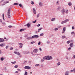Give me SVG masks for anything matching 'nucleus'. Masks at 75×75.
<instances>
[{
    "label": "nucleus",
    "instance_id": "obj_1",
    "mask_svg": "<svg viewBox=\"0 0 75 75\" xmlns=\"http://www.w3.org/2000/svg\"><path fill=\"white\" fill-rule=\"evenodd\" d=\"M10 8H9L8 11L7 15L8 18H10L11 17V16H10Z\"/></svg>",
    "mask_w": 75,
    "mask_h": 75
},
{
    "label": "nucleus",
    "instance_id": "obj_2",
    "mask_svg": "<svg viewBox=\"0 0 75 75\" xmlns=\"http://www.w3.org/2000/svg\"><path fill=\"white\" fill-rule=\"evenodd\" d=\"M68 21H69V19H66V20H65V21H62V22H61V24H62L65 23H67V22Z\"/></svg>",
    "mask_w": 75,
    "mask_h": 75
},
{
    "label": "nucleus",
    "instance_id": "obj_3",
    "mask_svg": "<svg viewBox=\"0 0 75 75\" xmlns=\"http://www.w3.org/2000/svg\"><path fill=\"white\" fill-rule=\"evenodd\" d=\"M43 59L45 60H51L52 59L48 58H47L46 56H45V57H43Z\"/></svg>",
    "mask_w": 75,
    "mask_h": 75
},
{
    "label": "nucleus",
    "instance_id": "obj_4",
    "mask_svg": "<svg viewBox=\"0 0 75 75\" xmlns=\"http://www.w3.org/2000/svg\"><path fill=\"white\" fill-rule=\"evenodd\" d=\"M31 38H39V36H38V35H34L32 36V37H31Z\"/></svg>",
    "mask_w": 75,
    "mask_h": 75
},
{
    "label": "nucleus",
    "instance_id": "obj_5",
    "mask_svg": "<svg viewBox=\"0 0 75 75\" xmlns=\"http://www.w3.org/2000/svg\"><path fill=\"white\" fill-rule=\"evenodd\" d=\"M24 68L25 69H31V67L29 66H26Z\"/></svg>",
    "mask_w": 75,
    "mask_h": 75
},
{
    "label": "nucleus",
    "instance_id": "obj_6",
    "mask_svg": "<svg viewBox=\"0 0 75 75\" xmlns=\"http://www.w3.org/2000/svg\"><path fill=\"white\" fill-rule=\"evenodd\" d=\"M18 44L20 45V46H19V47L21 49L22 48V47H23V46H22L23 45V44L22 43H18Z\"/></svg>",
    "mask_w": 75,
    "mask_h": 75
},
{
    "label": "nucleus",
    "instance_id": "obj_7",
    "mask_svg": "<svg viewBox=\"0 0 75 75\" xmlns=\"http://www.w3.org/2000/svg\"><path fill=\"white\" fill-rule=\"evenodd\" d=\"M14 53L15 54L18 55V56H20V53H19V52H14Z\"/></svg>",
    "mask_w": 75,
    "mask_h": 75
},
{
    "label": "nucleus",
    "instance_id": "obj_8",
    "mask_svg": "<svg viewBox=\"0 0 75 75\" xmlns=\"http://www.w3.org/2000/svg\"><path fill=\"white\" fill-rule=\"evenodd\" d=\"M47 57V58L48 59H52V57L50 56H45Z\"/></svg>",
    "mask_w": 75,
    "mask_h": 75
},
{
    "label": "nucleus",
    "instance_id": "obj_9",
    "mask_svg": "<svg viewBox=\"0 0 75 75\" xmlns=\"http://www.w3.org/2000/svg\"><path fill=\"white\" fill-rule=\"evenodd\" d=\"M33 12L35 14H36V9L35 8H33Z\"/></svg>",
    "mask_w": 75,
    "mask_h": 75
},
{
    "label": "nucleus",
    "instance_id": "obj_10",
    "mask_svg": "<svg viewBox=\"0 0 75 75\" xmlns=\"http://www.w3.org/2000/svg\"><path fill=\"white\" fill-rule=\"evenodd\" d=\"M66 30V27H64L62 30V33L64 34L65 32V30Z\"/></svg>",
    "mask_w": 75,
    "mask_h": 75
},
{
    "label": "nucleus",
    "instance_id": "obj_11",
    "mask_svg": "<svg viewBox=\"0 0 75 75\" xmlns=\"http://www.w3.org/2000/svg\"><path fill=\"white\" fill-rule=\"evenodd\" d=\"M23 54H29L30 53L29 52H23Z\"/></svg>",
    "mask_w": 75,
    "mask_h": 75
},
{
    "label": "nucleus",
    "instance_id": "obj_12",
    "mask_svg": "<svg viewBox=\"0 0 75 75\" xmlns=\"http://www.w3.org/2000/svg\"><path fill=\"white\" fill-rule=\"evenodd\" d=\"M33 52H35L36 53L38 52V49H35L34 50H33Z\"/></svg>",
    "mask_w": 75,
    "mask_h": 75
},
{
    "label": "nucleus",
    "instance_id": "obj_13",
    "mask_svg": "<svg viewBox=\"0 0 75 75\" xmlns=\"http://www.w3.org/2000/svg\"><path fill=\"white\" fill-rule=\"evenodd\" d=\"M55 20H56V18H52L51 19V21H55Z\"/></svg>",
    "mask_w": 75,
    "mask_h": 75
},
{
    "label": "nucleus",
    "instance_id": "obj_14",
    "mask_svg": "<svg viewBox=\"0 0 75 75\" xmlns=\"http://www.w3.org/2000/svg\"><path fill=\"white\" fill-rule=\"evenodd\" d=\"M4 41L5 40H4V39H2L1 38H0V42H4Z\"/></svg>",
    "mask_w": 75,
    "mask_h": 75
},
{
    "label": "nucleus",
    "instance_id": "obj_15",
    "mask_svg": "<svg viewBox=\"0 0 75 75\" xmlns=\"http://www.w3.org/2000/svg\"><path fill=\"white\" fill-rule=\"evenodd\" d=\"M25 30H26L25 29H20V32H22L24 31H25Z\"/></svg>",
    "mask_w": 75,
    "mask_h": 75
},
{
    "label": "nucleus",
    "instance_id": "obj_16",
    "mask_svg": "<svg viewBox=\"0 0 75 75\" xmlns=\"http://www.w3.org/2000/svg\"><path fill=\"white\" fill-rule=\"evenodd\" d=\"M9 3V1H6V2H4V4H3L2 5H5L6 4V3Z\"/></svg>",
    "mask_w": 75,
    "mask_h": 75
},
{
    "label": "nucleus",
    "instance_id": "obj_17",
    "mask_svg": "<svg viewBox=\"0 0 75 75\" xmlns=\"http://www.w3.org/2000/svg\"><path fill=\"white\" fill-rule=\"evenodd\" d=\"M74 45L73 43H71L70 45H69V46H70V47H73V46Z\"/></svg>",
    "mask_w": 75,
    "mask_h": 75
},
{
    "label": "nucleus",
    "instance_id": "obj_18",
    "mask_svg": "<svg viewBox=\"0 0 75 75\" xmlns=\"http://www.w3.org/2000/svg\"><path fill=\"white\" fill-rule=\"evenodd\" d=\"M5 59V57H2L0 58V60L1 61H3Z\"/></svg>",
    "mask_w": 75,
    "mask_h": 75
},
{
    "label": "nucleus",
    "instance_id": "obj_19",
    "mask_svg": "<svg viewBox=\"0 0 75 75\" xmlns=\"http://www.w3.org/2000/svg\"><path fill=\"white\" fill-rule=\"evenodd\" d=\"M42 28H40V29H38V32H40V31H41V30H42Z\"/></svg>",
    "mask_w": 75,
    "mask_h": 75
},
{
    "label": "nucleus",
    "instance_id": "obj_20",
    "mask_svg": "<svg viewBox=\"0 0 75 75\" xmlns=\"http://www.w3.org/2000/svg\"><path fill=\"white\" fill-rule=\"evenodd\" d=\"M71 35H73L74 36L75 35V33L74 32H71Z\"/></svg>",
    "mask_w": 75,
    "mask_h": 75
},
{
    "label": "nucleus",
    "instance_id": "obj_21",
    "mask_svg": "<svg viewBox=\"0 0 75 75\" xmlns=\"http://www.w3.org/2000/svg\"><path fill=\"white\" fill-rule=\"evenodd\" d=\"M32 38H33L31 37H28L27 38V39L28 40H30L32 39Z\"/></svg>",
    "mask_w": 75,
    "mask_h": 75
},
{
    "label": "nucleus",
    "instance_id": "obj_22",
    "mask_svg": "<svg viewBox=\"0 0 75 75\" xmlns=\"http://www.w3.org/2000/svg\"><path fill=\"white\" fill-rule=\"evenodd\" d=\"M61 12H62V13L64 14V12H65V10L64 9L62 10Z\"/></svg>",
    "mask_w": 75,
    "mask_h": 75
},
{
    "label": "nucleus",
    "instance_id": "obj_23",
    "mask_svg": "<svg viewBox=\"0 0 75 75\" xmlns=\"http://www.w3.org/2000/svg\"><path fill=\"white\" fill-rule=\"evenodd\" d=\"M39 5L40 6H42V3H41V2H40L39 4Z\"/></svg>",
    "mask_w": 75,
    "mask_h": 75
},
{
    "label": "nucleus",
    "instance_id": "obj_24",
    "mask_svg": "<svg viewBox=\"0 0 75 75\" xmlns=\"http://www.w3.org/2000/svg\"><path fill=\"white\" fill-rule=\"evenodd\" d=\"M65 75H69V71H67L66 72V74H65Z\"/></svg>",
    "mask_w": 75,
    "mask_h": 75
},
{
    "label": "nucleus",
    "instance_id": "obj_25",
    "mask_svg": "<svg viewBox=\"0 0 75 75\" xmlns=\"http://www.w3.org/2000/svg\"><path fill=\"white\" fill-rule=\"evenodd\" d=\"M62 39H64L66 38V36H62Z\"/></svg>",
    "mask_w": 75,
    "mask_h": 75
},
{
    "label": "nucleus",
    "instance_id": "obj_26",
    "mask_svg": "<svg viewBox=\"0 0 75 75\" xmlns=\"http://www.w3.org/2000/svg\"><path fill=\"white\" fill-rule=\"evenodd\" d=\"M26 26L28 27H30V23H28L26 25Z\"/></svg>",
    "mask_w": 75,
    "mask_h": 75
},
{
    "label": "nucleus",
    "instance_id": "obj_27",
    "mask_svg": "<svg viewBox=\"0 0 75 75\" xmlns=\"http://www.w3.org/2000/svg\"><path fill=\"white\" fill-rule=\"evenodd\" d=\"M68 5L69 6H71L72 5V3L71 2H69L68 4Z\"/></svg>",
    "mask_w": 75,
    "mask_h": 75
},
{
    "label": "nucleus",
    "instance_id": "obj_28",
    "mask_svg": "<svg viewBox=\"0 0 75 75\" xmlns=\"http://www.w3.org/2000/svg\"><path fill=\"white\" fill-rule=\"evenodd\" d=\"M13 5H14L15 6H18V4L17 3H14V4H13Z\"/></svg>",
    "mask_w": 75,
    "mask_h": 75
},
{
    "label": "nucleus",
    "instance_id": "obj_29",
    "mask_svg": "<svg viewBox=\"0 0 75 75\" xmlns=\"http://www.w3.org/2000/svg\"><path fill=\"white\" fill-rule=\"evenodd\" d=\"M40 16V14H38V15H37V16H36V17L37 18H38Z\"/></svg>",
    "mask_w": 75,
    "mask_h": 75
},
{
    "label": "nucleus",
    "instance_id": "obj_30",
    "mask_svg": "<svg viewBox=\"0 0 75 75\" xmlns=\"http://www.w3.org/2000/svg\"><path fill=\"white\" fill-rule=\"evenodd\" d=\"M40 66V64H37L35 65V67H39Z\"/></svg>",
    "mask_w": 75,
    "mask_h": 75
},
{
    "label": "nucleus",
    "instance_id": "obj_31",
    "mask_svg": "<svg viewBox=\"0 0 75 75\" xmlns=\"http://www.w3.org/2000/svg\"><path fill=\"white\" fill-rule=\"evenodd\" d=\"M0 46L1 47H3L4 46V45L3 44H1L0 45Z\"/></svg>",
    "mask_w": 75,
    "mask_h": 75
},
{
    "label": "nucleus",
    "instance_id": "obj_32",
    "mask_svg": "<svg viewBox=\"0 0 75 75\" xmlns=\"http://www.w3.org/2000/svg\"><path fill=\"white\" fill-rule=\"evenodd\" d=\"M57 65L58 66H59V65H61V63H60V62L57 63Z\"/></svg>",
    "mask_w": 75,
    "mask_h": 75
},
{
    "label": "nucleus",
    "instance_id": "obj_33",
    "mask_svg": "<svg viewBox=\"0 0 75 75\" xmlns=\"http://www.w3.org/2000/svg\"><path fill=\"white\" fill-rule=\"evenodd\" d=\"M2 17H3V19L4 20H5V19L4 18V14H3Z\"/></svg>",
    "mask_w": 75,
    "mask_h": 75
},
{
    "label": "nucleus",
    "instance_id": "obj_34",
    "mask_svg": "<svg viewBox=\"0 0 75 75\" xmlns=\"http://www.w3.org/2000/svg\"><path fill=\"white\" fill-rule=\"evenodd\" d=\"M16 62H11V64H16Z\"/></svg>",
    "mask_w": 75,
    "mask_h": 75
},
{
    "label": "nucleus",
    "instance_id": "obj_35",
    "mask_svg": "<svg viewBox=\"0 0 75 75\" xmlns=\"http://www.w3.org/2000/svg\"><path fill=\"white\" fill-rule=\"evenodd\" d=\"M35 43V42H34V41H33V42H31V44H33Z\"/></svg>",
    "mask_w": 75,
    "mask_h": 75
},
{
    "label": "nucleus",
    "instance_id": "obj_36",
    "mask_svg": "<svg viewBox=\"0 0 75 75\" xmlns=\"http://www.w3.org/2000/svg\"><path fill=\"white\" fill-rule=\"evenodd\" d=\"M31 5L34 4V2H33V1H31Z\"/></svg>",
    "mask_w": 75,
    "mask_h": 75
},
{
    "label": "nucleus",
    "instance_id": "obj_37",
    "mask_svg": "<svg viewBox=\"0 0 75 75\" xmlns=\"http://www.w3.org/2000/svg\"><path fill=\"white\" fill-rule=\"evenodd\" d=\"M41 25L40 24H38V25H36V26L37 27H40Z\"/></svg>",
    "mask_w": 75,
    "mask_h": 75
},
{
    "label": "nucleus",
    "instance_id": "obj_38",
    "mask_svg": "<svg viewBox=\"0 0 75 75\" xmlns=\"http://www.w3.org/2000/svg\"><path fill=\"white\" fill-rule=\"evenodd\" d=\"M27 74H28V73L27 72V71H25V73L24 75H27Z\"/></svg>",
    "mask_w": 75,
    "mask_h": 75
},
{
    "label": "nucleus",
    "instance_id": "obj_39",
    "mask_svg": "<svg viewBox=\"0 0 75 75\" xmlns=\"http://www.w3.org/2000/svg\"><path fill=\"white\" fill-rule=\"evenodd\" d=\"M43 35H44L43 33H41V34H40V36H41V37L42 36H43Z\"/></svg>",
    "mask_w": 75,
    "mask_h": 75
},
{
    "label": "nucleus",
    "instance_id": "obj_40",
    "mask_svg": "<svg viewBox=\"0 0 75 75\" xmlns=\"http://www.w3.org/2000/svg\"><path fill=\"white\" fill-rule=\"evenodd\" d=\"M36 21H37L36 20H35V21H33L32 22V23H36Z\"/></svg>",
    "mask_w": 75,
    "mask_h": 75
},
{
    "label": "nucleus",
    "instance_id": "obj_41",
    "mask_svg": "<svg viewBox=\"0 0 75 75\" xmlns=\"http://www.w3.org/2000/svg\"><path fill=\"white\" fill-rule=\"evenodd\" d=\"M70 43V41H68L67 42V44H69V43Z\"/></svg>",
    "mask_w": 75,
    "mask_h": 75
},
{
    "label": "nucleus",
    "instance_id": "obj_42",
    "mask_svg": "<svg viewBox=\"0 0 75 75\" xmlns=\"http://www.w3.org/2000/svg\"><path fill=\"white\" fill-rule=\"evenodd\" d=\"M18 67V65L15 66V68H17Z\"/></svg>",
    "mask_w": 75,
    "mask_h": 75
},
{
    "label": "nucleus",
    "instance_id": "obj_43",
    "mask_svg": "<svg viewBox=\"0 0 75 75\" xmlns=\"http://www.w3.org/2000/svg\"><path fill=\"white\" fill-rule=\"evenodd\" d=\"M71 49V47H69V48H68V50L70 51Z\"/></svg>",
    "mask_w": 75,
    "mask_h": 75
},
{
    "label": "nucleus",
    "instance_id": "obj_44",
    "mask_svg": "<svg viewBox=\"0 0 75 75\" xmlns=\"http://www.w3.org/2000/svg\"><path fill=\"white\" fill-rule=\"evenodd\" d=\"M2 23V24H3V25H5V22H2V23Z\"/></svg>",
    "mask_w": 75,
    "mask_h": 75
},
{
    "label": "nucleus",
    "instance_id": "obj_45",
    "mask_svg": "<svg viewBox=\"0 0 75 75\" xmlns=\"http://www.w3.org/2000/svg\"><path fill=\"white\" fill-rule=\"evenodd\" d=\"M13 47H10V50H13Z\"/></svg>",
    "mask_w": 75,
    "mask_h": 75
},
{
    "label": "nucleus",
    "instance_id": "obj_46",
    "mask_svg": "<svg viewBox=\"0 0 75 75\" xmlns=\"http://www.w3.org/2000/svg\"><path fill=\"white\" fill-rule=\"evenodd\" d=\"M41 44V42H38V45H40Z\"/></svg>",
    "mask_w": 75,
    "mask_h": 75
},
{
    "label": "nucleus",
    "instance_id": "obj_47",
    "mask_svg": "<svg viewBox=\"0 0 75 75\" xmlns=\"http://www.w3.org/2000/svg\"><path fill=\"white\" fill-rule=\"evenodd\" d=\"M59 2V1H57V2H56V5H59V3H58Z\"/></svg>",
    "mask_w": 75,
    "mask_h": 75
},
{
    "label": "nucleus",
    "instance_id": "obj_48",
    "mask_svg": "<svg viewBox=\"0 0 75 75\" xmlns=\"http://www.w3.org/2000/svg\"><path fill=\"white\" fill-rule=\"evenodd\" d=\"M19 6H20V7H22V5H21V4H19Z\"/></svg>",
    "mask_w": 75,
    "mask_h": 75
},
{
    "label": "nucleus",
    "instance_id": "obj_49",
    "mask_svg": "<svg viewBox=\"0 0 75 75\" xmlns=\"http://www.w3.org/2000/svg\"><path fill=\"white\" fill-rule=\"evenodd\" d=\"M58 30V28H56L54 29V30L55 31H57Z\"/></svg>",
    "mask_w": 75,
    "mask_h": 75
},
{
    "label": "nucleus",
    "instance_id": "obj_50",
    "mask_svg": "<svg viewBox=\"0 0 75 75\" xmlns=\"http://www.w3.org/2000/svg\"><path fill=\"white\" fill-rule=\"evenodd\" d=\"M8 27H9V28H11L12 27V26H11V25L8 26Z\"/></svg>",
    "mask_w": 75,
    "mask_h": 75
},
{
    "label": "nucleus",
    "instance_id": "obj_51",
    "mask_svg": "<svg viewBox=\"0 0 75 75\" xmlns=\"http://www.w3.org/2000/svg\"><path fill=\"white\" fill-rule=\"evenodd\" d=\"M28 63H29V64H30L31 63V61H29V62H28Z\"/></svg>",
    "mask_w": 75,
    "mask_h": 75
},
{
    "label": "nucleus",
    "instance_id": "obj_52",
    "mask_svg": "<svg viewBox=\"0 0 75 75\" xmlns=\"http://www.w3.org/2000/svg\"><path fill=\"white\" fill-rule=\"evenodd\" d=\"M27 62V61H25L23 63V64H25V63H26Z\"/></svg>",
    "mask_w": 75,
    "mask_h": 75
},
{
    "label": "nucleus",
    "instance_id": "obj_53",
    "mask_svg": "<svg viewBox=\"0 0 75 75\" xmlns=\"http://www.w3.org/2000/svg\"><path fill=\"white\" fill-rule=\"evenodd\" d=\"M74 71V69H73V70H71V72H72Z\"/></svg>",
    "mask_w": 75,
    "mask_h": 75
},
{
    "label": "nucleus",
    "instance_id": "obj_54",
    "mask_svg": "<svg viewBox=\"0 0 75 75\" xmlns=\"http://www.w3.org/2000/svg\"><path fill=\"white\" fill-rule=\"evenodd\" d=\"M8 46H6V47H5V48H6V49H8Z\"/></svg>",
    "mask_w": 75,
    "mask_h": 75
},
{
    "label": "nucleus",
    "instance_id": "obj_55",
    "mask_svg": "<svg viewBox=\"0 0 75 75\" xmlns=\"http://www.w3.org/2000/svg\"><path fill=\"white\" fill-rule=\"evenodd\" d=\"M4 1V0H1V1H0V3H2Z\"/></svg>",
    "mask_w": 75,
    "mask_h": 75
},
{
    "label": "nucleus",
    "instance_id": "obj_56",
    "mask_svg": "<svg viewBox=\"0 0 75 75\" xmlns=\"http://www.w3.org/2000/svg\"><path fill=\"white\" fill-rule=\"evenodd\" d=\"M0 22L1 23H2V20L1 19H0Z\"/></svg>",
    "mask_w": 75,
    "mask_h": 75
},
{
    "label": "nucleus",
    "instance_id": "obj_57",
    "mask_svg": "<svg viewBox=\"0 0 75 75\" xmlns=\"http://www.w3.org/2000/svg\"><path fill=\"white\" fill-rule=\"evenodd\" d=\"M18 70L19 71H21V70L20 69H18Z\"/></svg>",
    "mask_w": 75,
    "mask_h": 75
},
{
    "label": "nucleus",
    "instance_id": "obj_58",
    "mask_svg": "<svg viewBox=\"0 0 75 75\" xmlns=\"http://www.w3.org/2000/svg\"><path fill=\"white\" fill-rule=\"evenodd\" d=\"M61 8V7L60 6H59L58 7V9H60Z\"/></svg>",
    "mask_w": 75,
    "mask_h": 75
},
{
    "label": "nucleus",
    "instance_id": "obj_59",
    "mask_svg": "<svg viewBox=\"0 0 75 75\" xmlns=\"http://www.w3.org/2000/svg\"><path fill=\"white\" fill-rule=\"evenodd\" d=\"M74 73H75V68H74V71H73Z\"/></svg>",
    "mask_w": 75,
    "mask_h": 75
},
{
    "label": "nucleus",
    "instance_id": "obj_60",
    "mask_svg": "<svg viewBox=\"0 0 75 75\" xmlns=\"http://www.w3.org/2000/svg\"><path fill=\"white\" fill-rule=\"evenodd\" d=\"M72 29L73 30L74 29V26H72Z\"/></svg>",
    "mask_w": 75,
    "mask_h": 75
},
{
    "label": "nucleus",
    "instance_id": "obj_61",
    "mask_svg": "<svg viewBox=\"0 0 75 75\" xmlns=\"http://www.w3.org/2000/svg\"><path fill=\"white\" fill-rule=\"evenodd\" d=\"M38 31H36L35 32V33H38Z\"/></svg>",
    "mask_w": 75,
    "mask_h": 75
},
{
    "label": "nucleus",
    "instance_id": "obj_62",
    "mask_svg": "<svg viewBox=\"0 0 75 75\" xmlns=\"http://www.w3.org/2000/svg\"><path fill=\"white\" fill-rule=\"evenodd\" d=\"M18 73V71H16L15 72V73Z\"/></svg>",
    "mask_w": 75,
    "mask_h": 75
},
{
    "label": "nucleus",
    "instance_id": "obj_63",
    "mask_svg": "<svg viewBox=\"0 0 75 75\" xmlns=\"http://www.w3.org/2000/svg\"><path fill=\"white\" fill-rule=\"evenodd\" d=\"M68 13V10L66 11V13Z\"/></svg>",
    "mask_w": 75,
    "mask_h": 75
},
{
    "label": "nucleus",
    "instance_id": "obj_64",
    "mask_svg": "<svg viewBox=\"0 0 75 75\" xmlns=\"http://www.w3.org/2000/svg\"><path fill=\"white\" fill-rule=\"evenodd\" d=\"M73 57H74V58L75 59V55H74L73 56Z\"/></svg>",
    "mask_w": 75,
    "mask_h": 75
}]
</instances>
